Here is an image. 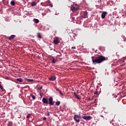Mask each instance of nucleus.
Segmentation results:
<instances>
[{
  "label": "nucleus",
  "instance_id": "nucleus-1",
  "mask_svg": "<svg viewBox=\"0 0 126 126\" xmlns=\"http://www.w3.org/2000/svg\"><path fill=\"white\" fill-rule=\"evenodd\" d=\"M92 60L93 63L96 64L97 63H101L105 61H108V58L105 57L103 56L98 55L97 56L92 57Z\"/></svg>",
  "mask_w": 126,
  "mask_h": 126
},
{
  "label": "nucleus",
  "instance_id": "nucleus-2",
  "mask_svg": "<svg viewBox=\"0 0 126 126\" xmlns=\"http://www.w3.org/2000/svg\"><path fill=\"white\" fill-rule=\"evenodd\" d=\"M79 8L78 7V5L77 4L72 5L70 9L72 12H75V11H77Z\"/></svg>",
  "mask_w": 126,
  "mask_h": 126
},
{
  "label": "nucleus",
  "instance_id": "nucleus-3",
  "mask_svg": "<svg viewBox=\"0 0 126 126\" xmlns=\"http://www.w3.org/2000/svg\"><path fill=\"white\" fill-rule=\"evenodd\" d=\"M73 119L76 123H79V122H80V119H81V116L80 115H74Z\"/></svg>",
  "mask_w": 126,
  "mask_h": 126
},
{
  "label": "nucleus",
  "instance_id": "nucleus-4",
  "mask_svg": "<svg viewBox=\"0 0 126 126\" xmlns=\"http://www.w3.org/2000/svg\"><path fill=\"white\" fill-rule=\"evenodd\" d=\"M49 102L48 104L49 105H51V106H54V104H55V101H53V97H52L51 96H50L49 98Z\"/></svg>",
  "mask_w": 126,
  "mask_h": 126
},
{
  "label": "nucleus",
  "instance_id": "nucleus-5",
  "mask_svg": "<svg viewBox=\"0 0 126 126\" xmlns=\"http://www.w3.org/2000/svg\"><path fill=\"white\" fill-rule=\"evenodd\" d=\"M60 43V40H59V38L55 37L54 38V39L53 40V44H55V45H58Z\"/></svg>",
  "mask_w": 126,
  "mask_h": 126
},
{
  "label": "nucleus",
  "instance_id": "nucleus-6",
  "mask_svg": "<svg viewBox=\"0 0 126 126\" xmlns=\"http://www.w3.org/2000/svg\"><path fill=\"white\" fill-rule=\"evenodd\" d=\"M82 17L83 18H86L87 17V11H85L82 13Z\"/></svg>",
  "mask_w": 126,
  "mask_h": 126
},
{
  "label": "nucleus",
  "instance_id": "nucleus-7",
  "mask_svg": "<svg viewBox=\"0 0 126 126\" xmlns=\"http://www.w3.org/2000/svg\"><path fill=\"white\" fill-rule=\"evenodd\" d=\"M49 79L50 80V81H55L56 79H57V77L55 76H51V77H49Z\"/></svg>",
  "mask_w": 126,
  "mask_h": 126
},
{
  "label": "nucleus",
  "instance_id": "nucleus-8",
  "mask_svg": "<svg viewBox=\"0 0 126 126\" xmlns=\"http://www.w3.org/2000/svg\"><path fill=\"white\" fill-rule=\"evenodd\" d=\"M42 102L44 104H49V101H48V98L43 97L42 98Z\"/></svg>",
  "mask_w": 126,
  "mask_h": 126
},
{
  "label": "nucleus",
  "instance_id": "nucleus-9",
  "mask_svg": "<svg viewBox=\"0 0 126 126\" xmlns=\"http://www.w3.org/2000/svg\"><path fill=\"white\" fill-rule=\"evenodd\" d=\"M83 119L84 120H87L88 121H90L92 119V117L91 116H83Z\"/></svg>",
  "mask_w": 126,
  "mask_h": 126
},
{
  "label": "nucleus",
  "instance_id": "nucleus-10",
  "mask_svg": "<svg viewBox=\"0 0 126 126\" xmlns=\"http://www.w3.org/2000/svg\"><path fill=\"white\" fill-rule=\"evenodd\" d=\"M107 12L105 11H103L101 14V18H102V19H104V18H105V17H106V15L107 14Z\"/></svg>",
  "mask_w": 126,
  "mask_h": 126
},
{
  "label": "nucleus",
  "instance_id": "nucleus-11",
  "mask_svg": "<svg viewBox=\"0 0 126 126\" xmlns=\"http://www.w3.org/2000/svg\"><path fill=\"white\" fill-rule=\"evenodd\" d=\"M74 95L75 97V98H76L77 99H78V100H80L81 99V98H80V97L79 96V95H77L76 94V92H74Z\"/></svg>",
  "mask_w": 126,
  "mask_h": 126
},
{
  "label": "nucleus",
  "instance_id": "nucleus-12",
  "mask_svg": "<svg viewBox=\"0 0 126 126\" xmlns=\"http://www.w3.org/2000/svg\"><path fill=\"white\" fill-rule=\"evenodd\" d=\"M56 91H58L59 93L60 94V95H61V96H63V93L62 92V91L59 90V89H57Z\"/></svg>",
  "mask_w": 126,
  "mask_h": 126
},
{
  "label": "nucleus",
  "instance_id": "nucleus-13",
  "mask_svg": "<svg viewBox=\"0 0 126 126\" xmlns=\"http://www.w3.org/2000/svg\"><path fill=\"white\" fill-rule=\"evenodd\" d=\"M15 37V35H11L10 37H8L9 40H12Z\"/></svg>",
  "mask_w": 126,
  "mask_h": 126
},
{
  "label": "nucleus",
  "instance_id": "nucleus-14",
  "mask_svg": "<svg viewBox=\"0 0 126 126\" xmlns=\"http://www.w3.org/2000/svg\"><path fill=\"white\" fill-rule=\"evenodd\" d=\"M16 81H18V82H20V83H21V82H23V81L22 80V78L17 79Z\"/></svg>",
  "mask_w": 126,
  "mask_h": 126
},
{
  "label": "nucleus",
  "instance_id": "nucleus-15",
  "mask_svg": "<svg viewBox=\"0 0 126 126\" xmlns=\"http://www.w3.org/2000/svg\"><path fill=\"white\" fill-rule=\"evenodd\" d=\"M36 4H37V2L33 1L31 3L32 6H35V5H36Z\"/></svg>",
  "mask_w": 126,
  "mask_h": 126
},
{
  "label": "nucleus",
  "instance_id": "nucleus-16",
  "mask_svg": "<svg viewBox=\"0 0 126 126\" xmlns=\"http://www.w3.org/2000/svg\"><path fill=\"white\" fill-rule=\"evenodd\" d=\"M37 36L39 39H41L42 38V36H41V33L40 32H37Z\"/></svg>",
  "mask_w": 126,
  "mask_h": 126
},
{
  "label": "nucleus",
  "instance_id": "nucleus-17",
  "mask_svg": "<svg viewBox=\"0 0 126 126\" xmlns=\"http://www.w3.org/2000/svg\"><path fill=\"white\" fill-rule=\"evenodd\" d=\"M25 80H27L28 81H29V82L34 81L33 79H27V78H25Z\"/></svg>",
  "mask_w": 126,
  "mask_h": 126
},
{
  "label": "nucleus",
  "instance_id": "nucleus-18",
  "mask_svg": "<svg viewBox=\"0 0 126 126\" xmlns=\"http://www.w3.org/2000/svg\"><path fill=\"white\" fill-rule=\"evenodd\" d=\"M10 4L12 5V6H14V5H15V2H14V1H11Z\"/></svg>",
  "mask_w": 126,
  "mask_h": 126
},
{
  "label": "nucleus",
  "instance_id": "nucleus-19",
  "mask_svg": "<svg viewBox=\"0 0 126 126\" xmlns=\"http://www.w3.org/2000/svg\"><path fill=\"white\" fill-rule=\"evenodd\" d=\"M33 20L35 21V23H39V20L37 19H34Z\"/></svg>",
  "mask_w": 126,
  "mask_h": 126
},
{
  "label": "nucleus",
  "instance_id": "nucleus-20",
  "mask_svg": "<svg viewBox=\"0 0 126 126\" xmlns=\"http://www.w3.org/2000/svg\"><path fill=\"white\" fill-rule=\"evenodd\" d=\"M0 88L2 90V91H5V90L3 89V87H2V86L0 84Z\"/></svg>",
  "mask_w": 126,
  "mask_h": 126
},
{
  "label": "nucleus",
  "instance_id": "nucleus-21",
  "mask_svg": "<svg viewBox=\"0 0 126 126\" xmlns=\"http://www.w3.org/2000/svg\"><path fill=\"white\" fill-rule=\"evenodd\" d=\"M8 126H12V122H9L8 123Z\"/></svg>",
  "mask_w": 126,
  "mask_h": 126
},
{
  "label": "nucleus",
  "instance_id": "nucleus-22",
  "mask_svg": "<svg viewBox=\"0 0 126 126\" xmlns=\"http://www.w3.org/2000/svg\"><path fill=\"white\" fill-rule=\"evenodd\" d=\"M30 95H31V97H32L33 99V100H35V97L34 96V95L32 94H31Z\"/></svg>",
  "mask_w": 126,
  "mask_h": 126
},
{
  "label": "nucleus",
  "instance_id": "nucleus-23",
  "mask_svg": "<svg viewBox=\"0 0 126 126\" xmlns=\"http://www.w3.org/2000/svg\"><path fill=\"white\" fill-rule=\"evenodd\" d=\"M60 104H61V102H60V101H57L56 102V105H57V106H60Z\"/></svg>",
  "mask_w": 126,
  "mask_h": 126
},
{
  "label": "nucleus",
  "instance_id": "nucleus-24",
  "mask_svg": "<svg viewBox=\"0 0 126 126\" xmlns=\"http://www.w3.org/2000/svg\"><path fill=\"white\" fill-rule=\"evenodd\" d=\"M53 63H57V60L55 59H53Z\"/></svg>",
  "mask_w": 126,
  "mask_h": 126
},
{
  "label": "nucleus",
  "instance_id": "nucleus-25",
  "mask_svg": "<svg viewBox=\"0 0 126 126\" xmlns=\"http://www.w3.org/2000/svg\"><path fill=\"white\" fill-rule=\"evenodd\" d=\"M71 19V21H74V19H75V17H71L70 18Z\"/></svg>",
  "mask_w": 126,
  "mask_h": 126
},
{
  "label": "nucleus",
  "instance_id": "nucleus-26",
  "mask_svg": "<svg viewBox=\"0 0 126 126\" xmlns=\"http://www.w3.org/2000/svg\"><path fill=\"white\" fill-rule=\"evenodd\" d=\"M31 117V114H28L27 116V119H29V118H30Z\"/></svg>",
  "mask_w": 126,
  "mask_h": 126
},
{
  "label": "nucleus",
  "instance_id": "nucleus-27",
  "mask_svg": "<svg viewBox=\"0 0 126 126\" xmlns=\"http://www.w3.org/2000/svg\"><path fill=\"white\" fill-rule=\"evenodd\" d=\"M97 94H98V92L96 91L94 93V95H97Z\"/></svg>",
  "mask_w": 126,
  "mask_h": 126
},
{
  "label": "nucleus",
  "instance_id": "nucleus-28",
  "mask_svg": "<svg viewBox=\"0 0 126 126\" xmlns=\"http://www.w3.org/2000/svg\"><path fill=\"white\" fill-rule=\"evenodd\" d=\"M5 0H2V3L5 4Z\"/></svg>",
  "mask_w": 126,
  "mask_h": 126
},
{
  "label": "nucleus",
  "instance_id": "nucleus-29",
  "mask_svg": "<svg viewBox=\"0 0 126 126\" xmlns=\"http://www.w3.org/2000/svg\"><path fill=\"white\" fill-rule=\"evenodd\" d=\"M47 120V118L46 117L43 118V121H46Z\"/></svg>",
  "mask_w": 126,
  "mask_h": 126
},
{
  "label": "nucleus",
  "instance_id": "nucleus-30",
  "mask_svg": "<svg viewBox=\"0 0 126 126\" xmlns=\"http://www.w3.org/2000/svg\"><path fill=\"white\" fill-rule=\"evenodd\" d=\"M50 6H51V7H53V4H50Z\"/></svg>",
  "mask_w": 126,
  "mask_h": 126
},
{
  "label": "nucleus",
  "instance_id": "nucleus-31",
  "mask_svg": "<svg viewBox=\"0 0 126 126\" xmlns=\"http://www.w3.org/2000/svg\"><path fill=\"white\" fill-rule=\"evenodd\" d=\"M71 49H76V48H75V47H72Z\"/></svg>",
  "mask_w": 126,
  "mask_h": 126
},
{
  "label": "nucleus",
  "instance_id": "nucleus-32",
  "mask_svg": "<svg viewBox=\"0 0 126 126\" xmlns=\"http://www.w3.org/2000/svg\"><path fill=\"white\" fill-rule=\"evenodd\" d=\"M88 101H90V97H89V98H88Z\"/></svg>",
  "mask_w": 126,
  "mask_h": 126
},
{
  "label": "nucleus",
  "instance_id": "nucleus-33",
  "mask_svg": "<svg viewBox=\"0 0 126 126\" xmlns=\"http://www.w3.org/2000/svg\"><path fill=\"white\" fill-rule=\"evenodd\" d=\"M100 117H101V118H104V116H103V115H100Z\"/></svg>",
  "mask_w": 126,
  "mask_h": 126
},
{
  "label": "nucleus",
  "instance_id": "nucleus-34",
  "mask_svg": "<svg viewBox=\"0 0 126 126\" xmlns=\"http://www.w3.org/2000/svg\"><path fill=\"white\" fill-rule=\"evenodd\" d=\"M42 87H41L39 88V89L41 90V89H42Z\"/></svg>",
  "mask_w": 126,
  "mask_h": 126
},
{
  "label": "nucleus",
  "instance_id": "nucleus-35",
  "mask_svg": "<svg viewBox=\"0 0 126 126\" xmlns=\"http://www.w3.org/2000/svg\"><path fill=\"white\" fill-rule=\"evenodd\" d=\"M47 116H50V114H49V113H48V114H47Z\"/></svg>",
  "mask_w": 126,
  "mask_h": 126
}]
</instances>
